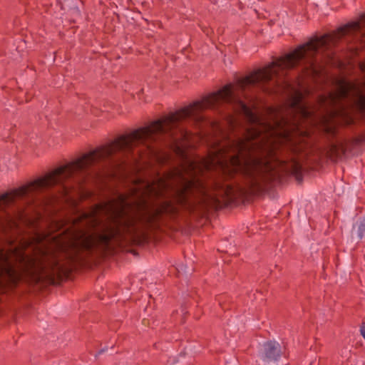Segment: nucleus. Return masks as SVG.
Wrapping results in <instances>:
<instances>
[{"label":"nucleus","mask_w":365,"mask_h":365,"mask_svg":"<svg viewBox=\"0 0 365 365\" xmlns=\"http://www.w3.org/2000/svg\"><path fill=\"white\" fill-rule=\"evenodd\" d=\"M335 43H306L293 52L239 78L235 85L194 102L175 113L154 121L149 126L118 137L112 143L97 148L75 160V182L81 185L90 176H100L101 170L118 164L130 155L158 158L160 150L153 144L164 140L183 159V164L172 173L174 187L173 200L156 207H145L137 214L126 210L124 197L119 205L109 201L100 210L113 220V225L98 235L99 241L108 247L113 239L124 235L135 237L145 226L155 227L164 214H175L178 206L192 211L195 195L205 197L207 190L197 175L204 170H215L234 184L217 185V193L227 200L237 195L254 194L277 177V166L301 180L302 165L296 158L280 160L278 141H289L284 127L288 119L276 108H269L271 122L262 120L253 110V89L268 93L289 92L287 106L292 113L303 118L312 113L304 103L303 93L285 78L287 70L300 67L307 76L321 74L324 66L317 56L329 51Z\"/></svg>","instance_id":"1"},{"label":"nucleus","mask_w":365,"mask_h":365,"mask_svg":"<svg viewBox=\"0 0 365 365\" xmlns=\"http://www.w3.org/2000/svg\"><path fill=\"white\" fill-rule=\"evenodd\" d=\"M75 182L71 163L61 166L45 176L24 185L18 189L11 190L0 196V213L5 214V219L0 222L1 226L13 220L11 215L6 211L13 207H18L19 204H30L34 201L37 194L51 188L55 191L53 194V200L58 198H65L69 200V193L74 187L71 185Z\"/></svg>","instance_id":"2"},{"label":"nucleus","mask_w":365,"mask_h":365,"mask_svg":"<svg viewBox=\"0 0 365 365\" xmlns=\"http://www.w3.org/2000/svg\"><path fill=\"white\" fill-rule=\"evenodd\" d=\"M354 86L344 79L338 80L336 89L327 94L319 97V102L322 107L330 110L331 117L336 118L339 123L351 125L354 122L351 112L341 101L348 98Z\"/></svg>","instance_id":"3"},{"label":"nucleus","mask_w":365,"mask_h":365,"mask_svg":"<svg viewBox=\"0 0 365 365\" xmlns=\"http://www.w3.org/2000/svg\"><path fill=\"white\" fill-rule=\"evenodd\" d=\"M20 278V274L10 262L7 255L0 251V287L15 285Z\"/></svg>","instance_id":"4"},{"label":"nucleus","mask_w":365,"mask_h":365,"mask_svg":"<svg viewBox=\"0 0 365 365\" xmlns=\"http://www.w3.org/2000/svg\"><path fill=\"white\" fill-rule=\"evenodd\" d=\"M282 355V347L275 341L264 342L259 351V357L264 364L277 361Z\"/></svg>","instance_id":"5"},{"label":"nucleus","mask_w":365,"mask_h":365,"mask_svg":"<svg viewBox=\"0 0 365 365\" xmlns=\"http://www.w3.org/2000/svg\"><path fill=\"white\" fill-rule=\"evenodd\" d=\"M148 192L150 195H153L155 197H160L163 195L164 190H166L170 187V185L163 181L162 178H159L158 180V185L155 186L154 185L148 184Z\"/></svg>","instance_id":"6"},{"label":"nucleus","mask_w":365,"mask_h":365,"mask_svg":"<svg viewBox=\"0 0 365 365\" xmlns=\"http://www.w3.org/2000/svg\"><path fill=\"white\" fill-rule=\"evenodd\" d=\"M357 96L354 100L356 109L365 115V96L359 91H356Z\"/></svg>","instance_id":"7"},{"label":"nucleus","mask_w":365,"mask_h":365,"mask_svg":"<svg viewBox=\"0 0 365 365\" xmlns=\"http://www.w3.org/2000/svg\"><path fill=\"white\" fill-rule=\"evenodd\" d=\"M353 229L356 230L359 239L361 240L365 235V217L360 219Z\"/></svg>","instance_id":"8"},{"label":"nucleus","mask_w":365,"mask_h":365,"mask_svg":"<svg viewBox=\"0 0 365 365\" xmlns=\"http://www.w3.org/2000/svg\"><path fill=\"white\" fill-rule=\"evenodd\" d=\"M64 268L58 263H56L51 274L53 275V277L56 275L57 277H60L62 274L64 273Z\"/></svg>","instance_id":"9"},{"label":"nucleus","mask_w":365,"mask_h":365,"mask_svg":"<svg viewBox=\"0 0 365 365\" xmlns=\"http://www.w3.org/2000/svg\"><path fill=\"white\" fill-rule=\"evenodd\" d=\"M360 331H361V334L362 335V336L365 339V325H363L361 327Z\"/></svg>","instance_id":"10"},{"label":"nucleus","mask_w":365,"mask_h":365,"mask_svg":"<svg viewBox=\"0 0 365 365\" xmlns=\"http://www.w3.org/2000/svg\"><path fill=\"white\" fill-rule=\"evenodd\" d=\"M331 55H332V53L331 52H328L327 53L325 54V56L329 58V59H331L332 57H331Z\"/></svg>","instance_id":"11"},{"label":"nucleus","mask_w":365,"mask_h":365,"mask_svg":"<svg viewBox=\"0 0 365 365\" xmlns=\"http://www.w3.org/2000/svg\"><path fill=\"white\" fill-rule=\"evenodd\" d=\"M332 150H336V145H332Z\"/></svg>","instance_id":"12"},{"label":"nucleus","mask_w":365,"mask_h":365,"mask_svg":"<svg viewBox=\"0 0 365 365\" xmlns=\"http://www.w3.org/2000/svg\"><path fill=\"white\" fill-rule=\"evenodd\" d=\"M19 217H23V214H21V215H19Z\"/></svg>","instance_id":"13"}]
</instances>
